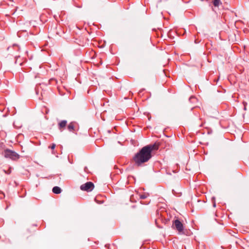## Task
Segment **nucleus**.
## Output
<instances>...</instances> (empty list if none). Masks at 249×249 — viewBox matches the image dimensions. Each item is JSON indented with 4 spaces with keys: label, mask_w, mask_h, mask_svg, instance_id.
Instances as JSON below:
<instances>
[{
    "label": "nucleus",
    "mask_w": 249,
    "mask_h": 249,
    "mask_svg": "<svg viewBox=\"0 0 249 249\" xmlns=\"http://www.w3.org/2000/svg\"><path fill=\"white\" fill-rule=\"evenodd\" d=\"M213 4L215 7H218L222 4L220 0H213Z\"/></svg>",
    "instance_id": "obj_8"
},
{
    "label": "nucleus",
    "mask_w": 249,
    "mask_h": 249,
    "mask_svg": "<svg viewBox=\"0 0 249 249\" xmlns=\"http://www.w3.org/2000/svg\"><path fill=\"white\" fill-rule=\"evenodd\" d=\"M213 206L214 207H215V206H216V204H215V202H213Z\"/></svg>",
    "instance_id": "obj_17"
},
{
    "label": "nucleus",
    "mask_w": 249,
    "mask_h": 249,
    "mask_svg": "<svg viewBox=\"0 0 249 249\" xmlns=\"http://www.w3.org/2000/svg\"><path fill=\"white\" fill-rule=\"evenodd\" d=\"M4 173L6 174L9 175L11 174L12 171V168L10 167L8 170H3Z\"/></svg>",
    "instance_id": "obj_10"
},
{
    "label": "nucleus",
    "mask_w": 249,
    "mask_h": 249,
    "mask_svg": "<svg viewBox=\"0 0 249 249\" xmlns=\"http://www.w3.org/2000/svg\"><path fill=\"white\" fill-rule=\"evenodd\" d=\"M149 203V201H146L145 202H142V201H141V203L142 204H148Z\"/></svg>",
    "instance_id": "obj_13"
},
{
    "label": "nucleus",
    "mask_w": 249,
    "mask_h": 249,
    "mask_svg": "<svg viewBox=\"0 0 249 249\" xmlns=\"http://www.w3.org/2000/svg\"><path fill=\"white\" fill-rule=\"evenodd\" d=\"M77 124L75 122H71L67 126V128L70 132L75 133L77 130Z\"/></svg>",
    "instance_id": "obj_5"
},
{
    "label": "nucleus",
    "mask_w": 249,
    "mask_h": 249,
    "mask_svg": "<svg viewBox=\"0 0 249 249\" xmlns=\"http://www.w3.org/2000/svg\"><path fill=\"white\" fill-rule=\"evenodd\" d=\"M133 197H134V195H132V196H131V197H130V200H131V201H132V199H133Z\"/></svg>",
    "instance_id": "obj_15"
},
{
    "label": "nucleus",
    "mask_w": 249,
    "mask_h": 249,
    "mask_svg": "<svg viewBox=\"0 0 249 249\" xmlns=\"http://www.w3.org/2000/svg\"><path fill=\"white\" fill-rule=\"evenodd\" d=\"M56 146L55 144L52 143L49 147L51 149L53 150Z\"/></svg>",
    "instance_id": "obj_12"
},
{
    "label": "nucleus",
    "mask_w": 249,
    "mask_h": 249,
    "mask_svg": "<svg viewBox=\"0 0 249 249\" xmlns=\"http://www.w3.org/2000/svg\"><path fill=\"white\" fill-rule=\"evenodd\" d=\"M67 124V122L66 120H62L59 122L58 124V128L60 131H63L66 128Z\"/></svg>",
    "instance_id": "obj_6"
},
{
    "label": "nucleus",
    "mask_w": 249,
    "mask_h": 249,
    "mask_svg": "<svg viewBox=\"0 0 249 249\" xmlns=\"http://www.w3.org/2000/svg\"><path fill=\"white\" fill-rule=\"evenodd\" d=\"M94 184L91 182H88L80 186V189L83 191L89 192L94 188Z\"/></svg>",
    "instance_id": "obj_4"
},
{
    "label": "nucleus",
    "mask_w": 249,
    "mask_h": 249,
    "mask_svg": "<svg viewBox=\"0 0 249 249\" xmlns=\"http://www.w3.org/2000/svg\"><path fill=\"white\" fill-rule=\"evenodd\" d=\"M54 82V79H51L50 80V83H52L51 82Z\"/></svg>",
    "instance_id": "obj_14"
},
{
    "label": "nucleus",
    "mask_w": 249,
    "mask_h": 249,
    "mask_svg": "<svg viewBox=\"0 0 249 249\" xmlns=\"http://www.w3.org/2000/svg\"><path fill=\"white\" fill-rule=\"evenodd\" d=\"M4 156L12 160H17L19 158V155L16 152L9 149H6L3 152Z\"/></svg>",
    "instance_id": "obj_2"
},
{
    "label": "nucleus",
    "mask_w": 249,
    "mask_h": 249,
    "mask_svg": "<svg viewBox=\"0 0 249 249\" xmlns=\"http://www.w3.org/2000/svg\"><path fill=\"white\" fill-rule=\"evenodd\" d=\"M136 195H138L140 198L141 199H144L146 198L147 197V196H148V194H142V195L137 194Z\"/></svg>",
    "instance_id": "obj_9"
},
{
    "label": "nucleus",
    "mask_w": 249,
    "mask_h": 249,
    "mask_svg": "<svg viewBox=\"0 0 249 249\" xmlns=\"http://www.w3.org/2000/svg\"><path fill=\"white\" fill-rule=\"evenodd\" d=\"M160 146L159 142L153 144H149L143 147L133 157L132 160L135 165L141 166L148 162L152 158V153L154 151L157 150Z\"/></svg>",
    "instance_id": "obj_1"
},
{
    "label": "nucleus",
    "mask_w": 249,
    "mask_h": 249,
    "mask_svg": "<svg viewBox=\"0 0 249 249\" xmlns=\"http://www.w3.org/2000/svg\"><path fill=\"white\" fill-rule=\"evenodd\" d=\"M87 170H88V168L87 167H85V168H84V170L85 172H87Z\"/></svg>",
    "instance_id": "obj_16"
},
{
    "label": "nucleus",
    "mask_w": 249,
    "mask_h": 249,
    "mask_svg": "<svg viewBox=\"0 0 249 249\" xmlns=\"http://www.w3.org/2000/svg\"><path fill=\"white\" fill-rule=\"evenodd\" d=\"M173 227L179 233L182 232L184 229L182 223L178 219H176L173 221Z\"/></svg>",
    "instance_id": "obj_3"
},
{
    "label": "nucleus",
    "mask_w": 249,
    "mask_h": 249,
    "mask_svg": "<svg viewBox=\"0 0 249 249\" xmlns=\"http://www.w3.org/2000/svg\"><path fill=\"white\" fill-rule=\"evenodd\" d=\"M95 200L99 204H102V203H103L104 202L103 200H98V197H96L95 198Z\"/></svg>",
    "instance_id": "obj_11"
},
{
    "label": "nucleus",
    "mask_w": 249,
    "mask_h": 249,
    "mask_svg": "<svg viewBox=\"0 0 249 249\" xmlns=\"http://www.w3.org/2000/svg\"><path fill=\"white\" fill-rule=\"evenodd\" d=\"M61 190L60 187L55 186L53 188V192L56 194H59L61 193Z\"/></svg>",
    "instance_id": "obj_7"
}]
</instances>
